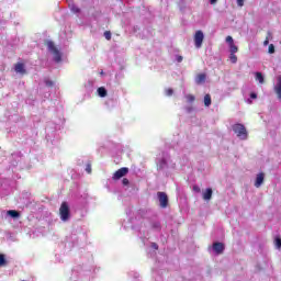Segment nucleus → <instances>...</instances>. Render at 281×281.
<instances>
[{"label": "nucleus", "mask_w": 281, "mask_h": 281, "mask_svg": "<svg viewBox=\"0 0 281 281\" xmlns=\"http://www.w3.org/2000/svg\"><path fill=\"white\" fill-rule=\"evenodd\" d=\"M233 132L239 139H247L249 137V134L247 132V127L240 123H236L233 125Z\"/></svg>", "instance_id": "obj_1"}, {"label": "nucleus", "mask_w": 281, "mask_h": 281, "mask_svg": "<svg viewBox=\"0 0 281 281\" xmlns=\"http://www.w3.org/2000/svg\"><path fill=\"white\" fill-rule=\"evenodd\" d=\"M45 45L48 47V52H52L55 63H60V60H63V55L60 54V50H58L54 42L46 41Z\"/></svg>", "instance_id": "obj_2"}, {"label": "nucleus", "mask_w": 281, "mask_h": 281, "mask_svg": "<svg viewBox=\"0 0 281 281\" xmlns=\"http://www.w3.org/2000/svg\"><path fill=\"white\" fill-rule=\"evenodd\" d=\"M59 216L61 221H69L70 212H69V204L67 202H63L59 207Z\"/></svg>", "instance_id": "obj_3"}, {"label": "nucleus", "mask_w": 281, "mask_h": 281, "mask_svg": "<svg viewBox=\"0 0 281 281\" xmlns=\"http://www.w3.org/2000/svg\"><path fill=\"white\" fill-rule=\"evenodd\" d=\"M193 38L196 49H201V47L203 46V38H205V36L203 35V31H196Z\"/></svg>", "instance_id": "obj_4"}, {"label": "nucleus", "mask_w": 281, "mask_h": 281, "mask_svg": "<svg viewBox=\"0 0 281 281\" xmlns=\"http://www.w3.org/2000/svg\"><path fill=\"white\" fill-rule=\"evenodd\" d=\"M127 172H128V167L120 168L113 173V177H112L113 181H119V179H122V177H126Z\"/></svg>", "instance_id": "obj_5"}, {"label": "nucleus", "mask_w": 281, "mask_h": 281, "mask_svg": "<svg viewBox=\"0 0 281 281\" xmlns=\"http://www.w3.org/2000/svg\"><path fill=\"white\" fill-rule=\"evenodd\" d=\"M157 196L160 203V207H168V194H166V192H158Z\"/></svg>", "instance_id": "obj_6"}, {"label": "nucleus", "mask_w": 281, "mask_h": 281, "mask_svg": "<svg viewBox=\"0 0 281 281\" xmlns=\"http://www.w3.org/2000/svg\"><path fill=\"white\" fill-rule=\"evenodd\" d=\"M213 250L215 251V254H217V256H221V254L225 251V244L218 241L214 243Z\"/></svg>", "instance_id": "obj_7"}, {"label": "nucleus", "mask_w": 281, "mask_h": 281, "mask_svg": "<svg viewBox=\"0 0 281 281\" xmlns=\"http://www.w3.org/2000/svg\"><path fill=\"white\" fill-rule=\"evenodd\" d=\"M14 71L16 74H21L22 76H25V74H27V70H25V64L23 63H16L14 65Z\"/></svg>", "instance_id": "obj_8"}, {"label": "nucleus", "mask_w": 281, "mask_h": 281, "mask_svg": "<svg viewBox=\"0 0 281 281\" xmlns=\"http://www.w3.org/2000/svg\"><path fill=\"white\" fill-rule=\"evenodd\" d=\"M274 93L278 97V100L281 102V75L277 77V85L274 86Z\"/></svg>", "instance_id": "obj_9"}, {"label": "nucleus", "mask_w": 281, "mask_h": 281, "mask_svg": "<svg viewBox=\"0 0 281 281\" xmlns=\"http://www.w3.org/2000/svg\"><path fill=\"white\" fill-rule=\"evenodd\" d=\"M262 183H265V173H258L256 181H255V188H260V186H262Z\"/></svg>", "instance_id": "obj_10"}, {"label": "nucleus", "mask_w": 281, "mask_h": 281, "mask_svg": "<svg viewBox=\"0 0 281 281\" xmlns=\"http://www.w3.org/2000/svg\"><path fill=\"white\" fill-rule=\"evenodd\" d=\"M212 194H213L212 188H207V189L202 193V199H203L204 201H211V200H212Z\"/></svg>", "instance_id": "obj_11"}, {"label": "nucleus", "mask_w": 281, "mask_h": 281, "mask_svg": "<svg viewBox=\"0 0 281 281\" xmlns=\"http://www.w3.org/2000/svg\"><path fill=\"white\" fill-rule=\"evenodd\" d=\"M205 78H207L205 74H199L195 78L196 85H203V82H205Z\"/></svg>", "instance_id": "obj_12"}, {"label": "nucleus", "mask_w": 281, "mask_h": 281, "mask_svg": "<svg viewBox=\"0 0 281 281\" xmlns=\"http://www.w3.org/2000/svg\"><path fill=\"white\" fill-rule=\"evenodd\" d=\"M69 9L74 14H80V8H78L76 4L74 3H69Z\"/></svg>", "instance_id": "obj_13"}, {"label": "nucleus", "mask_w": 281, "mask_h": 281, "mask_svg": "<svg viewBox=\"0 0 281 281\" xmlns=\"http://www.w3.org/2000/svg\"><path fill=\"white\" fill-rule=\"evenodd\" d=\"M255 78L260 85H265V77L262 76V72H256Z\"/></svg>", "instance_id": "obj_14"}, {"label": "nucleus", "mask_w": 281, "mask_h": 281, "mask_svg": "<svg viewBox=\"0 0 281 281\" xmlns=\"http://www.w3.org/2000/svg\"><path fill=\"white\" fill-rule=\"evenodd\" d=\"M8 215L11 216V218H19V216H21V213H19V211L15 210H10L8 211Z\"/></svg>", "instance_id": "obj_15"}, {"label": "nucleus", "mask_w": 281, "mask_h": 281, "mask_svg": "<svg viewBox=\"0 0 281 281\" xmlns=\"http://www.w3.org/2000/svg\"><path fill=\"white\" fill-rule=\"evenodd\" d=\"M212 105V97L210 94L204 95V106H211Z\"/></svg>", "instance_id": "obj_16"}, {"label": "nucleus", "mask_w": 281, "mask_h": 281, "mask_svg": "<svg viewBox=\"0 0 281 281\" xmlns=\"http://www.w3.org/2000/svg\"><path fill=\"white\" fill-rule=\"evenodd\" d=\"M98 93H99L100 98H106V88H104V87L98 88Z\"/></svg>", "instance_id": "obj_17"}, {"label": "nucleus", "mask_w": 281, "mask_h": 281, "mask_svg": "<svg viewBox=\"0 0 281 281\" xmlns=\"http://www.w3.org/2000/svg\"><path fill=\"white\" fill-rule=\"evenodd\" d=\"M229 60L233 65H236V63H238V57L236 56V54L231 53Z\"/></svg>", "instance_id": "obj_18"}, {"label": "nucleus", "mask_w": 281, "mask_h": 281, "mask_svg": "<svg viewBox=\"0 0 281 281\" xmlns=\"http://www.w3.org/2000/svg\"><path fill=\"white\" fill-rule=\"evenodd\" d=\"M186 100L191 104L192 102H194V100H196V97H194L193 94H187Z\"/></svg>", "instance_id": "obj_19"}, {"label": "nucleus", "mask_w": 281, "mask_h": 281, "mask_svg": "<svg viewBox=\"0 0 281 281\" xmlns=\"http://www.w3.org/2000/svg\"><path fill=\"white\" fill-rule=\"evenodd\" d=\"M231 54H236L238 52V46L236 44L229 45Z\"/></svg>", "instance_id": "obj_20"}, {"label": "nucleus", "mask_w": 281, "mask_h": 281, "mask_svg": "<svg viewBox=\"0 0 281 281\" xmlns=\"http://www.w3.org/2000/svg\"><path fill=\"white\" fill-rule=\"evenodd\" d=\"M5 265H7L5 255L0 254V267H3Z\"/></svg>", "instance_id": "obj_21"}, {"label": "nucleus", "mask_w": 281, "mask_h": 281, "mask_svg": "<svg viewBox=\"0 0 281 281\" xmlns=\"http://www.w3.org/2000/svg\"><path fill=\"white\" fill-rule=\"evenodd\" d=\"M271 38V32L267 33L266 40L263 41V45L265 47H267V45H269V40Z\"/></svg>", "instance_id": "obj_22"}, {"label": "nucleus", "mask_w": 281, "mask_h": 281, "mask_svg": "<svg viewBox=\"0 0 281 281\" xmlns=\"http://www.w3.org/2000/svg\"><path fill=\"white\" fill-rule=\"evenodd\" d=\"M268 54H276V46L273 44H270L268 47Z\"/></svg>", "instance_id": "obj_23"}, {"label": "nucleus", "mask_w": 281, "mask_h": 281, "mask_svg": "<svg viewBox=\"0 0 281 281\" xmlns=\"http://www.w3.org/2000/svg\"><path fill=\"white\" fill-rule=\"evenodd\" d=\"M274 245H276L277 249H281V238L280 237L276 238Z\"/></svg>", "instance_id": "obj_24"}, {"label": "nucleus", "mask_w": 281, "mask_h": 281, "mask_svg": "<svg viewBox=\"0 0 281 281\" xmlns=\"http://www.w3.org/2000/svg\"><path fill=\"white\" fill-rule=\"evenodd\" d=\"M46 87H54V81L49 80V79H45L44 80Z\"/></svg>", "instance_id": "obj_25"}, {"label": "nucleus", "mask_w": 281, "mask_h": 281, "mask_svg": "<svg viewBox=\"0 0 281 281\" xmlns=\"http://www.w3.org/2000/svg\"><path fill=\"white\" fill-rule=\"evenodd\" d=\"M226 43H228L229 45H234V37H232V36H227L226 37Z\"/></svg>", "instance_id": "obj_26"}, {"label": "nucleus", "mask_w": 281, "mask_h": 281, "mask_svg": "<svg viewBox=\"0 0 281 281\" xmlns=\"http://www.w3.org/2000/svg\"><path fill=\"white\" fill-rule=\"evenodd\" d=\"M104 36H105L106 41H111V31H105Z\"/></svg>", "instance_id": "obj_27"}, {"label": "nucleus", "mask_w": 281, "mask_h": 281, "mask_svg": "<svg viewBox=\"0 0 281 281\" xmlns=\"http://www.w3.org/2000/svg\"><path fill=\"white\" fill-rule=\"evenodd\" d=\"M172 93H175L172 88H169V89L166 90V95H172Z\"/></svg>", "instance_id": "obj_28"}, {"label": "nucleus", "mask_w": 281, "mask_h": 281, "mask_svg": "<svg viewBox=\"0 0 281 281\" xmlns=\"http://www.w3.org/2000/svg\"><path fill=\"white\" fill-rule=\"evenodd\" d=\"M237 5L243 8V5H245V0H237Z\"/></svg>", "instance_id": "obj_29"}, {"label": "nucleus", "mask_w": 281, "mask_h": 281, "mask_svg": "<svg viewBox=\"0 0 281 281\" xmlns=\"http://www.w3.org/2000/svg\"><path fill=\"white\" fill-rule=\"evenodd\" d=\"M86 171L88 172V175H91V164L87 165Z\"/></svg>", "instance_id": "obj_30"}, {"label": "nucleus", "mask_w": 281, "mask_h": 281, "mask_svg": "<svg viewBox=\"0 0 281 281\" xmlns=\"http://www.w3.org/2000/svg\"><path fill=\"white\" fill-rule=\"evenodd\" d=\"M122 183H123V186H128V183H131V182L128 181L127 178H124V179L122 180Z\"/></svg>", "instance_id": "obj_31"}, {"label": "nucleus", "mask_w": 281, "mask_h": 281, "mask_svg": "<svg viewBox=\"0 0 281 281\" xmlns=\"http://www.w3.org/2000/svg\"><path fill=\"white\" fill-rule=\"evenodd\" d=\"M182 61H183V56L178 55V56H177V63H182Z\"/></svg>", "instance_id": "obj_32"}, {"label": "nucleus", "mask_w": 281, "mask_h": 281, "mask_svg": "<svg viewBox=\"0 0 281 281\" xmlns=\"http://www.w3.org/2000/svg\"><path fill=\"white\" fill-rule=\"evenodd\" d=\"M250 98H251L252 100H256V98H258V94H256V92H251V93H250Z\"/></svg>", "instance_id": "obj_33"}, {"label": "nucleus", "mask_w": 281, "mask_h": 281, "mask_svg": "<svg viewBox=\"0 0 281 281\" xmlns=\"http://www.w3.org/2000/svg\"><path fill=\"white\" fill-rule=\"evenodd\" d=\"M193 190H194V192H201V188H199V186H194Z\"/></svg>", "instance_id": "obj_34"}, {"label": "nucleus", "mask_w": 281, "mask_h": 281, "mask_svg": "<svg viewBox=\"0 0 281 281\" xmlns=\"http://www.w3.org/2000/svg\"><path fill=\"white\" fill-rule=\"evenodd\" d=\"M151 247H153L154 249H159V246H158L157 244H155V243L151 244Z\"/></svg>", "instance_id": "obj_35"}, {"label": "nucleus", "mask_w": 281, "mask_h": 281, "mask_svg": "<svg viewBox=\"0 0 281 281\" xmlns=\"http://www.w3.org/2000/svg\"><path fill=\"white\" fill-rule=\"evenodd\" d=\"M216 1H218V0H210L211 5H214V3H216Z\"/></svg>", "instance_id": "obj_36"}]
</instances>
